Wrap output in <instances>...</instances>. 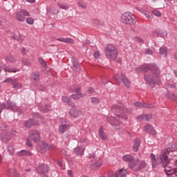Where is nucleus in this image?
<instances>
[{"instance_id":"1","label":"nucleus","mask_w":177,"mask_h":177,"mask_svg":"<svg viewBox=\"0 0 177 177\" xmlns=\"http://www.w3.org/2000/svg\"><path fill=\"white\" fill-rule=\"evenodd\" d=\"M136 72L138 73L145 72L144 79H145V82H147V84H149L151 86L154 85V84H160L159 77L161 71L156 64H152L148 66H141L136 69Z\"/></svg>"},{"instance_id":"2","label":"nucleus","mask_w":177,"mask_h":177,"mask_svg":"<svg viewBox=\"0 0 177 177\" xmlns=\"http://www.w3.org/2000/svg\"><path fill=\"white\" fill-rule=\"evenodd\" d=\"M177 151V142H172L168 144L167 149H165L162 152L159 158H156L153 153H151L150 157L152 160V167H156L160 164H162L163 165H168L171 160H173L176 157L173 153V151Z\"/></svg>"},{"instance_id":"3","label":"nucleus","mask_w":177,"mask_h":177,"mask_svg":"<svg viewBox=\"0 0 177 177\" xmlns=\"http://www.w3.org/2000/svg\"><path fill=\"white\" fill-rule=\"evenodd\" d=\"M112 112L115 113L117 118L115 117H108L107 121L113 127L122 124V120H127L128 115L131 113L132 109H128L126 107L120 105H113L111 106Z\"/></svg>"},{"instance_id":"4","label":"nucleus","mask_w":177,"mask_h":177,"mask_svg":"<svg viewBox=\"0 0 177 177\" xmlns=\"http://www.w3.org/2000/svg\"><path fill=\"white\" fill-rule=\"evenodd\" d=\"M146 167V162L140 160L139 158H135L134 160L129 164V167L133 171H139Z\"/></svg>"},{"instance_id":"5","label":"nucleus","mask_w":177,"mask_h":177,"mask_svg":"<svg viewBox=\"0 0 177 177\" xmlns=\"http://www.w3.org/2000/svg\"><path fill=\"white\" fill-rule=\"evenodd\" d=\"M136 17L133 14L127 12L122 15L121 21L124 24L132 25L135 24Z\"/></svg>"},{"instance_id":"6","label":"nucleus","mask_w":177,"mask_h":177,"mask_svg":"<svg viewBox=\"0 0 177 177\" xmlns=\"http://www.w3.org/2000/svg\"><path fill=\"white\" fill-rule=\"evenodd\" d=\"M105 53L106 57L111 59H115L118 56L117 49L112 44L107 45Z\"/></svg>"},{"instance_id":"7","label":"nucleus","mask_w":177,"mask_h":177,"mask_svg":"<svg viewBox=\"0 0 177 177\" xmlns=\"http://www.w3.org/2000/svg\"><path fill=\"white\" fill-rule=\"evenodd\" d=\"M90 162L89 165L92 167H100L102 165V160L100 158L97 156H94L93 155H91L89 157Z\"/></svg>"},{"instance_id":"8","label":"nucleus","mask_w":177,"mask_h":177,"mask_svg":"<svg viewBox=\"0 0 177 177\" xmlns=\"http://www.w3.org/2000/svg\"><path fill=\"white\" fill-rule=\"evenodd\" d=\"M28 138L31 139L35 143H38L41 141V134L37 130H31L29 132Z\"/></svg>"},{"instance_id":"9","label":"nucleus","mask_w":177,"mask_h":177,"mask_svg":"<svg viewBox=\"0 0 177 177\" xmlns=\"http://www.w3.org/2000/svg\"><path fill=\"white\" fill-rule=\"evenodd\" d=\"M26 17H30V12L26 10H21L17 12V15H15V18L19 21H24Z\"/></svg>"},{"instance_id":"10","label":"nucleus","mask_w":177,"mask_h":177,"mask_svg":"<svg viewBox=\"0 0 177 177\" xmlns=\"http://www.w3.org/2000/svg\"><path fill=\"white\" fill-rule=\"evenodd\" d=\"M69 115L72 118H77L82 115V111L80 110L76 109L75 106H72V109L69 111Z\"/></svg>"},{"instance_id":"11","label":"nucleus","mask_w":177,"mask_h":177,"mask_svg":"<svg viewBox=\"0 0 177 177\" xmlns=\"http://www.w3.org/2000/svg\"><path fill=\"white\" fill-rule=\"evenodd\" d=\"M1 68H3V69L6 72H8V73H17L19 71V69H17L15 68H10V67L6 66V65L4 63H1L0 65V73L1 71Z\"/></svg>"},{"instance_id":"12","label":"nucleus","mask_w":177,"mask_h":177,"mask_svg":"<svg viewBox=\"0 0 177 177\" xmlns=\"http://www.w3.org/2000/svg\"><path fill=\"white\" fill-rule=\"evenodd\" d=\"M144 131H145V132L152 136H154L156 134V131L154 129V127L150 124H147V125H145V127H144Z\"/></svg>"},{"instance_id":"13","label":"nucleus","mask_w":177,"mask_h":177,"mask_svg":"<svg viewBox=\"0 0 177 177\" xmlns=\"http://www.w3.org/2000/svg\"><path fill=\"white\" fill-rule=\"evenodd\" d=\"M136 107H139V108H143V109H153L154 105L153 104H145V103H141V102H136L134 104Z\"/></svg>"},{"instance_id":"14","label":"nucleus","mask_w":177,"mask_h":177,"mask_svg":"<svg viewBox=\"0 0 177 177\" xmlns=\"http://www.w3.org/2000/svg\"><path fill=\"white\" fill-rule=\"evenodd\" d=\"M128 175V171L125 169H119L114 174L115 177H127Z\"/></svg>"},{"instance_id":"15","label":"nucleus","mask_w":177,"mask_h":177,"mask_svg":"<svg viewBox=\"0 0 177 177\" xmlns=\"http://www.w3.org/2000/svg\"><path fill=\"white\" fill-rule=\"evenodd\" d=\"M69 128H70L69 124H68L66 123L62 124L58 127V131H59V133L62 134V133H64L66 131V130Z\"/></svg>"},{"instance_id":"16","label":"nucleus","mask_w":177,"mask_h":177,"mask_svg":"<svg viewBox=\"0 0 177 177\" xmlns=\"http://www.w3.org/2000/svg\"><path fill=\"white\" fill-rule=\"evenodd\" d=\"M122 159L124 162H129V164L130 162H132L134 160L135 158H133L132 155L127 153V155H124Z\"/></svg>"},{"instance_id":"17","label":"nucleus","mask_w":177,"mask_h":177,"mask_svg":"<svg viewBox=\"0 0 177 177\" xmlns=\"http://www.w3.org/2000/svg\"><path fill=\"white\" fill-rule=\"evenodd\" d=\"M46 150H48V144L46 142H41L38 145V151L40 153H44Z\"/></svg>"},{"instance_id":"18","label":"nucleus","mask_w":177,"mask_h":177,"mask_svg":"<svg viewBox=\"0 0 177 177\" xmlns=\"http://www.w3.org/2000/svg\"><path fill=\"white\" fill-rule=\"evenodd\" d=\"M6 60L8 62H10V63L15 64V66H19V61L15 59V58L13 56H12L11 55H8L6 57Z\"/></svg>"},{"instance_id":"19","label":"nucleus","mask_w":177,"mask_h":177,"mask_svg":"<svg viewBox=\"0 0 177 177\" xmlns=\"http://www.w3.org/2000/svg\"><path fill=\"white\" fill-rule=\"evenodd\" d=\"M161 165H162V167H165V171L167 175H171L174 173H177V169H174L171 167H167V165H163L162 164Z\"/></svg>"},{"instance_id":"20","label":"nucleus","mask_w":177,"mask_h":177,"mask_svg":"<svg viewBox=\"0 0 177 177\" xmlns=\"http://www.w3.org/2000/svg\"><path fill=\"white\" fill-rule=\"evenodd\" d=\"M37 171L40 174H47L48 171V167L46 165L40 166L37 168Z\"/></svg>"},{"instance_id":"21","label":"nucleus","mask_w":177,"mask_h":177,"mask_svg":"<svg viewBox=\"0 0 177 177\" xmlns=\"http://www.w3.org/2000/svg\"><path fill=\"white\" fill-rule=\"evenodd\" d=\"M85 151V147H77L75 148V152L77 156H82L84 154V151Z\"/></svg>"},{"instance_id":"22","label":"nucleus","mask_w":177,"mask_h":177,"mask_svg":"<svg viewBox=\"0 0 177 177\" xmlns=\"http://www.w3.org/2000/svg\"><path fill=\"white\" fill-rule=\"evenodd\" d=\"M57 40L61 42H64L66 44H73L75 43V40L71 38H59Z\"/></svg>"},{"instance_id":"23","label":"nucleus","mask_w":177,"mask_h":177,"mask_svg":"<svg viewBox=\"0 0 177 177\" xmlns=\"http://www.w3.org/2000/svg\"><path fill=\"white\" fill-rule=\"evenodd\" d=\"M71 100L72 99L71 97H68L67 96H63L62 97V101L64 103L67 104L68 105H69V106H71L72 107H74L75 106V104L71 102Z\"/></svg>"},{"instance_id":"24","label":"nucleus","mask_w":177,"mask_h":177,"mask_svg":"<svg viewBox=\"0 0 177 177\" xmlns=\"http://www.w3.org/2000/svg\"><path fill=\"white\" fill-rule=\"evenodd\" d=\"M139 11L142 13L144 15H145V17L149 19H153V15L152 14L150 13V12L145 10V9H139Z\"/></svg>"},{"instance_id":"25","label":"nucleus","mask_w":177,"mask_h":177,"mask_svg":"<svg viewBox=\"0 0 177 177\" xmlns=\"http://www.w3.org/2000/svg\"><path fill=\"white\" fill-rule=\"evenodd\" d=\"M37 122L33 121L32 119H29L25 122V127L26 128H30L34 125H37Z\"/></svg>"},{"instance_id":"26","label":"nucleus","mask_w":177,"mask_h":177,"mask_svg":"<svg viewBox=\"0 0 177 177\" xmlns=\"http://www.w3.org/2000/svg\"><path fill=\"white\" fill-rule=\"evenodd\" d=\"M122 80L123 82L124 85L125 86L126 88H129L130 86V81L124 76L123 73H122Z\"/></svg>"},{"instance_id":"27","label":"nucleus","mask_w":177,"mask_h":177,"mask_svg":"<svg viewBox=\"0 0 177 177\" xmlns=\"http://www.w3.org/2000/svg\"><path fill=\"white\" fill-rule=\"evenodd\" d=\"M18 156H32V152H30V151H27V149H24L21 151L20 152H18Z\"/></svg>"},{"instance_id":"28","label":"nucleus","mask_w":177,"mask_h":177,"mask_svg":"<svg viewBox=\"0 0 177 177\" xmlns=\"http://www.w3.org/2000/svg\"><path fill=\"white\" fill-rule=\"evenodd\" d=\"M140 145V140L139 138H136L135 140V143H134V145H133V150L136 152L138 151Z\"/></svg>"},{"instance_id":"29","label":"nucleus","mask_w":177,"mask_h":177,"mask_svg":"<svg viewBox=\"0 0 177 177\" xmlns=\"http://www.w3.org/2000/svg\"><path fill=\"white\" fill-rule=\"evenodd\" d=\"M39 80V73H34L31 75V80L32 82H37Z\"/></svg>"},{"instance_id":"30","label":"nucleus","mask_w":177,"mask_h":177,"mask_svg":"<svg viewBox=\"0 0 177 177\" xmlns=\"http://www.w3.org/2000/svg\"><path fill=\"white\" fill-rule=\"evenodd\" d=\"M84 97V95L82 93H77V94H73L71 95V98L75 100H78Z\"/></svg>"},{"instance_id":"31","label":"nucleus","mask_w":177,"mask_h":177,"mask_svg":"<svg viewBox=\"0 0 177 177\" xmlns=\"http://www.w3.org/2000/svg\"><path fill=\"white\" fill-rule=\"evenodd\" d=\"M99 135L102 140H105L107 138V135L104 132L102 127L99 129Z\"/></svg>"},{"instance_id":"32","label":"nucleus","mask_w":177,"mask_h":177,"mask_svg":"<svg viewBox=\"0 0 177 177\" xmlns=\"http://www.w3.org/2000/svg\"><path fill=\"white\" fill-rule=\"evenodd\" d=\"M158 35H160L161 37L165 38L167 37V33L165 30H158L156 32Z\"/></svg>"},{"instance_id":"33","label":"nucleus","mask_w":177,"mask_h":177,"mask_svg":"<svg viewBox=\"0 0 177 177\" xmlns=\"http://www.w3.org/2000/svg\"><path fill=\"white\" fill-rule=\"evenodd\" d=\"M17 80V78L12 79L9 77V78H7L6 80H4L3 82H6V84H11V85L13 86V84H15Z\"/></svg>"},{"instance_id":"34","label":"nucleus","mask_w":177,"mask_h":177,"mask_svg":"<svg viewBox=\"0 0 177 177\" xmlns=\"http://www.w3.org/2000/svg\"><path fill=\"white\" fill-rule=\"evenodd\" d=\"M12 38H14V39L18 40V41H19L21 43H22L25 39V37L24 35H20V34L18 35L17 37H12Z\"/></svg>"},{"instance_id":"35","label":"nucleus","mask_w":177,"mask_h":177,"mask_svg":"<svg viewBox=\"0 0 177 177\" xmlns=\"http://www.w3.org/2000/svg\"><path fill=\"white\" fill-rule=\"evenodd\" d=\"M160 54L164 57L167 55V49L166 48H161L160 49Z\"/></svg>"},{"instance_id":"36","label":"nucleus","mask_w":177,"mask_h":177,"mask_svg":"<svg viewBox=\"0 0 177 177\" xmlns=\"http://www.w3.org/2000/svg\"><path fill=\"white\" fill-rule=\"evenodd\" d=\"M144 121H150L152 119V115L151 114H144L143 115Z\"/></svg>"},{"instance_id":"37","label":"nucleus","mask_w":177,"mask_h":177,"mask_svg":"<svg viewBox=\"0 0 177 177\" xmlns=\"http://www.w3.org/2000/svg\"><path fill=\"white\" fill-rule=\"evenodd\" d=\"M77 6L80 8H82L83 9H86V3H85L84 1H78Z\"/></svg>"},{"instance_id":"38","label":"nucleus","mask_w":177,"mask_h":177,"mask_svg":"<svg viewBox=\"0 0 177 177\" xmlns=\"http://www.w3.org/2000/svg\"><path fill=\"white\" fill-rule=\"evenodd\" d=\"M152 13L153 14V15L158 17H160L162 16V13L160 12V11H159L157 9L152 10Z\"/></svg>"},{"instance_id":"39","label":"nucleus","mask_w":177,"mask_h":177,"mask_svg":"<svg viewBox=\"0 0 177 177\" xmlns=\"http://www.w3.org/2000/svg\"><path fill=\"white\" fill-rule=\"evenodd\" d=\"M12 87L17 88H22V84H21V83H19V82H18V80L17 79V80H15V84H14L12 85Z\"/></svg>"},{"instance_id":"40","label":"nucleus","mask_w":177,"mask_h":177,"mask_svg":"<svg viewBox=\"0 0 177 177\" xmlns=\"http://www.w3.org/2000/svg\"><path fill=\"white\" fill-rule=\"evenodd\" d=\"M26 22L29 25H33L35 19H33V18H26Z\"/></svg>"},{"instance_id":"41","label":"nucleus","mask_w":177,"mask_h":177,"mask_svg":"<svg viewBox=\"0 0 177 177\" xmlns=\"http://www.w3.org/2000/svg\"><path fill=\"white\" fill-rule=\"evenodd\" d=\"M93 24L96 27H100L101 22L99 19H94V21H93Z\"/></svg>"},{"instance_id":"42","label":"nucleus","mask_w":177,"mask_h":177,"mask_svg":"<svg viewBox=\"0 0 177 177\" xmlns=\"http://www.w3.org/2000/svg\"><path fill=\"white\" fill-rule=\"evenodd\" d=\"M73 69L75 71H80V64L77 63L73 64Z\"/></svg>"},{"instance_id":"43","label":"nucleus","mask_w":177,"mask_h":177,"mask_svg":"<svg viewBox=\"0 0 177 177\" xmlns=\"http://www.w3.org/2000/svg\"><path fill=\"white\" fill-rule=\"evenodd\" d=\"M91 103L93 105H96L99 103V100L97 98L93 97L91 98Z\"/></svg>"},{"instance_id":"44","label":"nucleus","mask_w":177,"mask_h":177,"mask_svg":"<svg viewBox=\"0 0 177 177\" xmlns=\"http://www.w3.org/2000/svg\"><path fill=\"white\" fill-rule=\"evenodd\" d=\"M56 149V147L53 145L47 144V150L54 151Z\"/></svg>"},{"instance_id":"45","label":"nucleus","mask_w":177,"mask_h":177,"mask_svg":"<svg viewBox=\"0 0 177 177\" xmlns=\"http://www.w3.org/2000/svg\"><path fill=\"white\" fill-rule=\"evenodd\" d=\"M8 151H9V153H10V154L11 156H14V154H15V149H14L13 147H12V145L8 147Z\"/></svg>"},{"instance_id":"46","label":"nucleus","mask_w":177,"mask_h":177,"mask_svg":"<svg viewBox=\"0 0 177 177\" xmlns=\"http://www.w3.org/2000/svg\"><path fill=\"white\" fill-rule=\"evenodd\" d=\"M22 63H24V65L30 66L31 65V63L26 59H22Z\"/></svg>"},{"instance_id":"47","label":"nucleus","mask_w":177,"mask_h":177,"mask_svg":"<svg viewBox=\"0 0 177 177\" xmlns=\"http://www.w3.org/2000/svg\"><path fill=\"white\" fill-rule=\"evenodd\" d=\"M58 6L59 8L65 10L68 9V7L64 4L58 3Z\"/></svg>"},{"instance_id":"48","label":"nucleus","mask_w":177,"mask_h":177,"mask_svg":"<svg viewBox=\"0 0 177 177\" xmlns=\"http://www.w3.org/2000/svg\"><path fill=\"white\" fill-rule=\"evenodd\" d=\"M26 145L28 146L30 148L32 147V142L30 140L29 138H27L26 140Z\"/></svg>"},{"instance_id":"49","label":"nucleus","mask_w":177,"mask_h":177,"mask_svg":"<svg viewBox=\"0 0 177 177\" xmlns=\"http://www.w3.org/2000/svg\"><path fill=\"white\" fill-rule=\"evenodd\" d=\"M38 61H39V62L41 65H43V66H46V62H45V61L44 60L43 58H39V59H38Z\"/></svg>"},{"instance_id":"50","label":"nucleus","mask_w":177,"mask_h":177,"mask_svg":"<svg viewBox=\"0 0 177 177\" xmlns=\"http://www.w3.org/2000/svg\"><path fill=\"white\" fill-rule=\"evenodd\" d=\"M80 91H81V88L80 86H77L74 88V92H76L77 94H81Z\"/></svg>"},{"instance_id":"51","label":"nucleus","mask_w":177,"mask_h":177,"mask_svg":"<svg viewBox=\"0 0 177 177\" xmlns=\"http://www.w3.org/2000/svg\"><path fill=\"white\" fill-rule=\"evenodd\" d=\"M145 54L147 55H153V51L150 49L145 50Z\"/></svg>"},{"instance_id":"52","label":"nucleus","mask_w":177,"mask_h":177,"mask_svg":"<svg viewBox=\"0 0 177 177\" xmlns=\"http://www.w3.org/2000/svg\"><path fill=\"white\" fill-rule=\"evenodd\" d=\"M94 57L96 59H98L99 57L100 56V53L99 51H97L94 53Z\"/></svg>"},{"instance_id":"53","label":"nucleus","mask_w":177,"mask_h":177,"mask_svg":"<svg viewBox=\"0 0 177 177\" xmlns=\"http://www.w3.org/2000/svg\"><path fill=\"white\" fill-rule=\"evenodd\" d=\"M50 108H51V106L50 105H45L44 111L48 112L50 110Z\"/></svg>"},{"instance_id":"54","label":"nucleus","mask_w":177,"mask_h":177,"mask_svg":"<svg viewBox=\"0 0 177 177\" xmlns=\"http://www.w3.org/2000/svg\"><path fill=\"white\" fill-rule=\"evenodd\" d=\"M113 79L115 80V81H116L117 84H119V76L118 75H115L113 77Z\"/></svg>"},{"instance_id":"55","label":"nucleus","mask_w":177,"mask_h":177,"mask_svg":"<svg viewBox=\"0 0 177 177\" xmlns=\"http://www.w3.org/2000/svg\"><path fill=\"white\" fill-rule=\"evenodd\" d=\"M135 40L140 44H142L144 42L143 40L140 37H136Z\"/></svg>"},{"instance_id":"56","label":"nucleus","mask_w":177,"mask_h":177,"mask_svg":"<svg viewBox=\"0 0 177 177\" xmlns=\"http://www.w3.org/2000/svg\"><path fill=\"white\" fill-rule=\"evenodd\" d=\"M167 177H177V173H172L171 174L167 175Z\"/></svg>"},{"instance_id":"57","label":"nucleus","mask_w":177,"mask_h":177,"mask_svg":"<svg viewBox=\"0 0 177 177\" xmlns=\"http://www.w3.org/2000/svg\"><path fill=\"white\" fill-rule=\"evenodd\" d=\"M68 176L69 177H74V176H73V172L71 170H68Z\"/></svg>"},{"instance_id":"58","label":"nucleus","mask_w":177,"mask_h":177,"mask_svg":"<svg viewBox=\"0 0 177 177\" xmlns=\"http://www.w3.org/2000/svg\"><path fill=\"white\" fill-rule=\"evenodd\" d=\"M1 140H2L4 142L7 143V142H8V141L10 140V138H6L5 137H3V138H1Z\"/></svg>"},{"instance_id":"59","label":"nucleus","mask_w":177,"mask_h":177,"mask_svg":"<svg viewBox=\"0 0 177 177\" xmlns=\"http://www.w3.org/2000/svg\"><path fill=\"white\" fill-rule=\"evenodd\" d=\"M137 120H138V121H143L144 120V118H143V115L139 116L137 118Z\"/></svg>"},{"instance_id":"60","label":"nucleus","mask_w":177,"mask_h":177,"mask_svg":"<svg viewBox=\"0 0 177 177\" xmlns=\"http://www.w3.org/2000/svg\"><path fill=\"white\" fill-rule=\"evenodd\" d=\"M57 165H58L60 167H62L63 166V162H62V161L58 160V161H57Z\"/></svg>"},{"instance_id":"61","label":"nucleus","mask_w":177,"mask_h":177,"mask_svg":"<svg viewBox=\"0 0 177 177\" xmlns=\"http://www.w3.org/2000/svg\"><path fill=\"white\" fill-rule=\"evenodd\" d=\"M15 104H10V108L12 109V111H15Z\"/></svg>"},{"instance_id":"62","label":"nucleus","mask_w":177,"mask_h":177,"mask_svg":"<svg viewBox=\"0 0 177 177\" xmlns=\"http://www.w3.org/2000/svg\"><path fill=\"white\" fill-rule=\"evenodd\" d=\"M21 53H22V54L25 55L26 53V48H22V49H21Z\"/></svg>"},{"instance_id":"63","label":"nucleus","mask_w":177,"mask_h":177,"mask_svg":"<svg viewBox=\"0 0 177 177\" xmlns=\"http://www.w3.org/2000/svg\"><path fill=\"white\" fill-rule=\"evenodd\" d=\"M93 92H94V91H93V88H88V93H89L90 94L93 93Z\"/></svg>"},{"instance_id":"64","label":"nucleus","mask_w":177,"mask_h":177,"mask_svg":"<svg viewBox=\"0 0 177 177\" xmlns=\"http://www.w3.org/2000/svg\"><path fill=\"white\" fill-rule=\"evenodd\" d=\"M108 175L109 177H113L114 174L112 171H110Z\"/></svg>"}]
</instances>
